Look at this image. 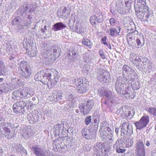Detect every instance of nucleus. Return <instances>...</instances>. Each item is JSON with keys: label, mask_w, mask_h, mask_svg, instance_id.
Masks as SVG:
<instances>
[{"label": "nucleus", "mask_w": 156, "mask_h": 156, "mask_svg": "<svg viewBox=\"0 0 156 156\" xmlns=\"http://www.w3.org/2000/svg\"><path fill=\"white\" fill-rule=\"evenodd\" d=\"M36 8V6L33 4L30 5L29 6L26 5L18 9L20 14L23 16L25 21V25L28 27L32 23L31 19L32 16L31 14Z\"/></svg>", "instance_id": "obj_1"}, {"label": "nucleus", "mask_w": 156, "mask_h": 156, "mask_svg": "<svg viewBox=\"0 0 156 156\" xmlns=\"http://www.w3.org/2000/svg\"><path fill=\"white\" fill-rule=\"evenodd\" d=\"M41 82L44 84H50L52 86H54L58 80L57 72L55 70L47 69L43 76Z\"/></svg>", "instance_id": "obj_2"}, {"label": "nucleus", "mask_w": 156, "mask_h": 156, "mask_svg": "<svg viewBox=\"0 0 156 156\" xmlns=\"http://www.w3.org/2000/svg\"><path fill=\"white\" fill-rule=\"evenodd\" d=\"M94 105V101L92 100H88L84 103L80 104L79 108L81 112L84 115L87 114L92 109Z\"/></svg>", "instance_id": "obj_3"}, {"label": "nucleus", "mask_w": 156, "mask_h": 156, "mask_svg": "<svg viewBox=\"0 0 156 156\" xmlns=\"http://www.w3.org/2000/svg\"><path fill=\"white\" fill-rule=\"evenodd\" d=\"M20 68L22 72L21 75L23 79H27L30 76L31 74V69L30 66L27 62H21L20 64Z\"/></svg>", "instance_id": "obj_4"}, {"label": "nucleus", "mask_w": 156, "mask_h": 156, "mask_svg": "<svg viewBox=\"0 0 156 156\" xmlns=\"http://www.w3.org/2000/svg\"><path fill=\"white\" fill-rule=\"evenodd\" d=\"M97 80L104 85H107L110 81V76L108 72L105 70H102L98 73Z\"/></svg>", "instance_id": "obj_5"}, {"label": "nucleus", "mask_w": 156, "mask_h": 156, "mask_svg": "<svg viewBox=\"0 0 156 156\" xmlns=\"http://www.w3.org/2000/svg\"><path fill=\"white\" fill-rule=\"evenodd\" d=\"M26 105L27 102L24 101L15 103L12 106L13 112L17 114H23L25 111V107Z\"/></svg>", "instance_id": "obj_6"}, {"label": "nucleus", "mask_w": 156, "mask_h": 156, "mask_svg": "<svg viewBox=\"0 0 156 156\" xmlns=\"http://www.w3.org/2000/svg\"><path fill=\"white\" fill-rule=\"evenodd\" d=\"M29 89L28 87H24L22 89L19 90L14 91L13 93L12 98L13 100H15L18 98H22L27 97L29 94Z\"/></svg>", "instance_id": "obj_7"}, {"label": "nucleus", "mask_w": 156, "mask_h": 156, "mask_svg": "<svg viewBox=\"0 0 156 156\" xmlns=\"http://www.w3.org/2000/svg\"><path fill=\"white\" fill-rule=\"evenodd\" d=\"M31 149L36 156H47L46 148L35 145L32 147Z\"/></svg>", "instance_id": "obj_8"}, {"label": "nucleus", "mask_w": 156, "mask_h": 156, "mask_svg": "<svg viewBox=\"0 0 156 156\" xmlns=\"http://www.w3.org/2000/svg\"><path fill=\"white\" fill-rule=\"evenodd\" d=\"M9 127H10V126L8 123L4 122H0V130L5 132L6 136H8L7 138L11 139L14 137V135L13 131H11Z\"/></svg>", "instance_id": "obj_9"}, {"label": "nucleus", "mask_w": 156, "mask_h": 156, "mask_svg": "<svg viewBox=\"0 0 156 156\" xmlns=\"http://www.w3.org/2000/svg\"><path fill=\"white\" fill-rule=\"evenodd\" d=\"M137 37H140V35L138 34V32L137 31H134L128 33L126 36L128 44L134 47L136 46L135 43V40Z\"/></svg>", "instance_id": "obj_10"}, {"label": "nucleus", "mask_w": 156, "mask_h": 156, "mask_svg": "<svg viewBox=\"0 0 156 156\" xmlns=\"http://www.w3.org/2000/svg\"><path fill=\"white\" fill-rule=\"evenodd\" d=\"M149 117L148 116H144L142 117L139 121L135 122L134 124L136 129L140 130L146 126L149 122Z\"/></svg>", "instance_id": "obj_11"}, {"label": "nucleus", "mask_w": 156, "mask_h": 156, "mask_svg": "<svg viewBox=\"0 0 156 156\" xmlns=\"http://www.w3.org/2000/svg\"><path fill=\"white\" fill-rule=\"evenodd\" d=\"M126 85L122 83L121 80L117 79L115 83V90L118 94H124L125 91V90H124V88H126Z\"/></svg>", "instance_id": "obj_12"}, {"label": "nucleus", "mask_w": 156, "mask_h": 156, "mask_svg": "<svg viewBox=\"0 0 156 156\" xmlns=\"http://www.w3.org/2000/svg\"><path fill=\"white\" fill-rule=\"evenodd\" d=\"M103 15L99 12L91 16L90 20L91 24L94 25L96 23H101L103 21Z\"/></svg>", "instance_id": "obj_13"}, {"label": "nucleus", "mask_w": 156, "mask_h": 156, "mask_svg": "<svg viewBox=\"0 0 156 156\" xmlns=\"http://www.w3.org/2000/svg\"><path fill=\"white\" fill-rule=\"evenodd\" d=\"M81 133L83 136L87 140L91 139L94 137V134L92 131L87 128H83Z\"/></svg>", "instance_id": "obj_14"}, {"label": "nucleus", "mask_w": 156, "mask_h": 156, "mask_svg": "<svg viewBox=\"0 0 156 156\" xmlns=\"http://www.w3.org/2000/svg\"><path fill=\"white\" fill-rule=\"evenodd\" d=\"M129 59L133 63L139 64L141 62L140 56L137 54L132 52L130 54Z\"/></svg>", "instance_id": "obj_15"}, {"label": "nucleus", "mask_w": 156, "mask_h": 156, "mask_svg": "<svg viewBox=\"0 0 156 156\" xmlns=\"http://www.w3.org/2000/svg\"><path fill=\"white\" fill-rule=\"evenodd\" d=\"M121 113L122 117L124 118H128L130 119L132 117L133 115V111L132 109H129L128 108H124L123 112Z\"/></svg>", "instance_id": "obj_16"}, {"label": "nucleus", "mask_w": 156, "mask_h": 156, "mask_svg": "<svg viewBox=\"0 0 156 156\" xmlns=\"http://www.w3.org/2000/svg\"><path fill=\"white\" fill-rule=\"evenodd\" d=\"M67 7H66L62 6L57 11V14L59 18L65 17L68 14V12L66 11Z\"/></svg>", "instance_id": "obj_17"}, {"label": "nucleus", "mask_w": 156, "mask_h": 156, "mask_svg": "<svg viewBox=\"0 0 156 156\" xmlns=\"http://www.w3.org/2000/svg\"><path fill=\"white\" fill-rule=\"evenodd\" d=\"M135 3L138 6L137 8L145 9V11L149 10L148 7L146 5V0H135Z\"/></svg>", "instance_id": "obj_18"}, {"label": "nucleus", "mask_w": 156, "mask_h": 156, "mask_svg": "<svg viewBox=\"0 0 156 156\" xmlns=\"http://www.w3.org/2000/svg\"><path fill=\"white\" fill-rule=\"evenodd\" d=\"M135 11L137 17L139 19L142 20L144 17V15L145 14V12H148L149 10L148 11H145V9H144L135 8Z\"/></svg>", "instance_id": "obj_19"}, {"label": "nucleus", "mask_w": 156, "mask_h": 156, "mask_svg": "<svg viewBox=\"0 0 156 156\" xmlns=\"http://www.w3.org/2000/svg\"><path fill=\"white\" fill-rule=\"evenodd\" d=\"M88 84L85 83H82L80 85L76 87L77 91L80 94H83L87 92Z\"/></svg>", "instance_id": "obj_20"}, {"label": "nucleus", "mask_w": 156, "mask_h": 156, "mask_svg": "<svg viewBox=\"0 0 156 156\" xmlns=\"http://www.w3.org/2000/svg\"><path fill=\"white\" fill-rule=\"evenodd\" d=\"M130 89L129 87H127L125 89V91L123 94L124 95L127 99H131L133 98L135 96V94L134 93L129 90Z\"/></svg>", "instance_id": "obj_21"}, {"label": "nucleus", "mask_w": 156, "mask_h": 156, "mask_svg": "<svg viewBox=\"0 0 156 156\" xmlns=\"http://www.w3.org/2000/svg\"><path fill=\"white\" fill-rule=\"evenodd\" d=\"M104 144L101 142H98L94 145V150L96 154H99L101 151L102 152V149L104 147Z\"/></svg>", "instance_id": "obj_22"}, {"label": "nucleus", "mask_w": 156, "mask_h": 156, "mask_svg": "<svg viewBox=\"0 0 156 156\" xmlns=\"http://www.w3.org/2000/svg\"><path fill=\"white\" fill-rule=\"evenodd\" d=\"M66 26L62 22H58L54 24L52 27V29L55 31L62 30L66 28Z\"/></svg>", "instance_id": "obj_23"}, {"label": "nucleus", "mask_w": 156, "mask_h": 156, "mask_svg": "<svg viewBox=\"0 0 156 156\" xmlns=\"http://www.w3.org/2000/svg\"><path fill=\"white\" fill-rule=\"evenodd\" d=\"M51 47V51L52 54L55 57H58L60 55V48L57 45H53Z\"/></svg>", "instance_id": "obj_24"}, {"label": "nucleus", "mask_w": 156, "mask_h": 156, "mask_svg": "<svg viewBox=\"0 0 156 156\" xmlns=\"http://www.w3.org/2000/svg\"><path fill=\"white\" fill-rule=\"evenodd\" d=\"M128 77L129 79L128 82L130 83L131 81L135 80V79L137 78V75L134 71L132 69L129 73H128Z\"/></svg>", "instance_id": "obj_25"}, {"label": "nucleus", "mask_w": 156, "mask_h": 156, "mask_svg": "<svg viewBox=\"0 0 156 156\" xmlns=\"http://www.w3.org/2000/svg\"><path fill=\"white\" fill-rule=\"evenodd\" d=\"M124 139V138L123 139H122V137H121L120 139H118L113 145L114 149L116 150L117 149H119V147H120L122 145H123Z\"/></svg>", "instance_id": "obj_26"}, {"label": "nucleus", "mask_w": 156, "mask_h": 156, "mask_svg": "<svg viewBox=\"0 0 156 156\" xmlns=\"http://www.w3.org/2000/svg\"><path fill=\"white\" fill-rule=\"evenodd\" d=\"M6 69L4 62L0 58V75H3L6 73Z\"/></svg>", "instance_id": "obj_27"}, {"label": "nucleus", "mask_w": 156, "mask_h": 156, "mask_svg": "<svg viewBox=\"0 0 156 156\" xmlns=\"http://www.w3.org/2000/svg\"><path fill=\"white\" fill-rule=\"evenodd\" d=\"M107 99L112 103H116L117 98L109 92L106 96Z\"/></svg>", "instance_id": "obj_28"}, {"label": "nucleus", "mask_w": 156, "mask_h": 156, "mask_svg": "<svg viewBox=\"0 0 156 156\" xmlns=\"http://www.w3.org/2000/svg\"><path fill=\"white\" fill-rule=\"evenodd\" d=\"M145 149L143 143L140 140H138L136 145V150Z\"/></svg>", "instance_id": "obj_29"}, {"label": "nucleus", "mask_w": 156, "mask_h": 156, "mask_svg": "<svg viewBox=\"0 0 156 156\" xmlns=\"http://www.w3.org/2000/svg\"><path fill=\"white\" fill-rule=\"evenodd\" d=\"M132 69L131 68L126 65H125L123 66L122 70L123 76L124 77L125 76V74H128V73H129V72Z\"/></svg>", "instance_id": "obj_30"}, {"label": "nucleus", "mask_w": 156, "mask_h": 156, "mask_svg": "<svg viewBox=\"0 0 156 156\" xmlns=\"http://www.w3.org/2000/svg\"><path fill=\"white\" fill-rule=\"evenodd\" d=\"M129 126V122H124L123 123L121 126V131L122 133H123V134H125V133L126 130L125 129H128V127Z\"/></svg>", "instance_id": "obj_31"}, {"label": "nucleus", "mask_w": 156, "mask_h": 156, "mask_svg": "<svg viewBox=\"0 0 156 156\" xmlns=\"http://www.w3.org/2000/svg\"><path fill=\"white\" fill-rule=\"evenodd\" d=\"M129 83L131 84L132 88L134 90H137L139 89L140 87L138 82H136V81H135V80L131 81Z\"/></svg>", "instance_id": "obj_32"}, {"label": "nucleus", "mask_w": 156, "mask_h": 156, "mask_svg": "<svg viewBox=\"0 0 156 156\" xmlns=\"http://www.w3.org/2000/svg\"><path fill=\"white\" fill-rule=\"evenodd\" d=\"M82 43L84 45L87 46L89 48H91L93 45L92 43L87 38H83L82 40Z\"/></svg>", "instance_id": "obj_33"}, {"label": "nucleus", "mask_w": 156, "mask_h": 156, "mask_svg": "<svg viewBox=\"0 0 156 156\" xmlns=\"http://www.w3.org/2000/svg\"><path fill=\"white\" fill-rule=\"evenodd\" d=\"M33 113H30L27 114V118L30 122L31 124H34L35 122L34 116L33 115Z\"/></svg>", "instance_id": "obj_34"}, {"label": "nucleus", "mask_w": 156, "mask_h": 156, "mask_svg": "<svg viewBox=\"0 0 156 156\" xmlns=\"http://www.w3.org/2000/svg\"><path fill=\"white\" fill-rule=\"evenodd\" d=\"M73 83L76 86V87L84 83L82 79L80 78H76L73 80Z\"/></svg>", "instance_id": "obj_35"}, {"label": "nucleus", "mask_w": 156, "mask_h": 156, "mask_svg": "<svg viewBox=\"0 0 156 156\" xmlns=\"http://www.w3.org/2000/svg\"><path fill=\"white\" fill-rule=\"evenodd\" d=\"M140 37H137L135 39L136 42L137 44V46L138 48L141 47L144 44V42L141 41V40L143 38Z\"/></svg>", "instance_id": "obj_36"}, {"label": "nucleus", "mask_w": 156, "mask_h": 156, "mask_svg": "<svg viewBox=\"0 0 156 156\" xmlns=\"http://www.w3.org/2000/svg\"><path fill=\"white\" fill-rule=\"evenodd\" d=\"M136 153L137 156H145L146 154L145 149L136 150Z\"/></svg>", "instance_id": "obj_37"}, {"label": "nucleus", "mask_w": 156, "mask_h": 156, "mask_svg": "<svg viewBox=\"0 0 156 156\" xmlns=\"http://www.w3.org/2000/svg\"><path fill=\"white\" fill-rule=\"evenodd\" d=\"M109 125L106 121L103 122L101 124V129L102 130L106 132V129L108 127Z\"/></svg>", "instance_id": "obj_38"}, {"label": "nucleus", "mask_w": 156, "mask_h": 156, "mask_svg": "<svg viewBox=\"0 0 156 156\" xmlns=\"http://www.w3.org/2000/svg\"><path fill=\"white\" fill-rule=\"evenodd\" d=\"M118 29L119 31L118 32L116 30L115 28H112L110 29V35L111 36H113L115 35L117 33L119 34V33L120 31V30L121 29V28L118 27Z\"/></svg>", "instance_id": "obj_39"}, {"label": "nucleus", "mask_w": 156, "mask_h": 156, "mask_svg": "<svg viewBox=\"0 0 156 156\" xmlns=\"http://www.w3.org/2000/svg\"><path fill=\"white\" fill-rule=\"evenodd\" d=\"M22 133L23 136L25 139H27L30 137L29 131L27 129H23Z\"/></svg>", "instance_id": "obj_40"}, {"label": "nucleus", "mask_w": 156, "mask_h": 156, "mask_svg": "<svg viewBox=\"0 0 156 156\" xmlns=\"http://www.w3.org/2000/svg\"><path fill=\"white\" fill-rule=\"evenodd\" d=\"M98 91L99 95L102 97L104 96L106 97L109 93L104 90L102 89H99Z\"/></svg>", "instance_id": "obj_41"}, {"label": "nucleus", "mask_w": 156, "mask_h": 156, "mask_svg": "<svg viewBox=\"0 0 156 156\" xmlns=\"http://www.w3.org/2000/svg\"><path fill=\"white\" fill-rule=\"evenodd\" d=\"M147 111L150 114L156 116V108H149Z\"/></svg>", "instance_id": "obj_42"}, {"label": "nucleus", "mask_w": 156, "mask_h": 156, "mask_svg": "<svg viewBox=\"0 0 156 156\" xmlns=\"http://www.w3.org/2000/svg\"><path fill=\"white\" fill-rule=\"evenodd\" d=\"M125 130V134H123L124 135L126 134L128 135H130L133 133V129L131 126H129L128 127V129H126Z\"/></svg>", "instance_id": "obj_43"}, {"label": "nucleus", "mask_w": 156, "mask_h": 156, "mask_svg": "<svg viewBox=\"0 0 156 156\" xmlns=\"http://www.w3.org/2000/svg\"><path fill=\"white\" fill-rule=\"evenodd\" d=\"M21 20L19 17H16L13 19L12 21V24L13 25L18 24L20 23Z\"/></svg>", "instance_id": "obj_44"}, {"label": "nucleus", "mask_w": 156, "mask_h": 156, "mask_svg": "<svg viewBox=\"0 0 156 156\" xmlns=\"http://www.w3.org/2000/svg\"><path fill=\"white\" fill-rule=\"evenodd\" d=\"M83 58L86 60V62H89L91 61V56L88 53H85L84 54Z\"/></svg>", "instance_id": "obj_45"}, {"label": "nucleus", "mask_w": 156, "mask_h": 156, "mask_svg": "<svg viewBox=\"0 0 156 156\" xmlns=\"http://www.w3.org/2000/svg\"><path fill=\"white\" fill-rule=\"evenodd\" d=\"M126 144L128 147H131L133 143V139H128L126 140Z\"/></svg>", "instance_id": "obj_46"}, {"label": "nucleus", "mask_w": 156, "mask_h": 156, "mask_svg": "<svg viewBox=\"0 0 156 156\" xmlns=\"http://www.w3.org/2000/svg\"><path fill=\"white\" fill-rule=\"evenodd\" d=\"M62 125L60 124H58L54 126L55 130L56 133H59L60 132V129L61 128Z\"/></svg>", "instance_id": "obj_47"}, {"label": "nucleus", "mask_w": 156, "mask_h": 156, "mask_svg": "<svg viewBox=\"0 0 156 156\" xmlns=\"http://www.w3.org/2000/svg\"><path fill=\"white\" fill-rule=\"evenodd\" d=\"M124 145H122L119 147V149H116V151L118 153H123L126 151V149H124Z\"/></svg>", "instance_id": "obj_48"}, {"label": "nucleus", "mask_w": 156, "mask_h": 156, "mask_svg": "<svg viewBox=\"0 0 156 156\" xmlns=\"http://www.w3.org/2000/svg\"><path fill=\"white\" fill-rule=\"evenodd\" d=\"M92 126L93 127H91V130L92 131L93 133V132H96L98 130V124H94V125Z\"/></svg>", "instance_id": "obj_49"}, {"label": "nucleus", "mask_w": 156, "mask_h": 156, "mask_svg": "<svg viewBox=\"0 0 156 156\" xmlns=\"http://www.w3.org/2000/svg\"><path fill=\"white\" fill-rule=\"evenodd\" d=\"M106 132H108V135H110L111 138L110 139V140H112V138L113 136V132L112 130H111V129L109 127V126L106 129Z\"/></svg>", "instance_id": "obj_50"}, {"label": "nucleus", "mask_w": 156, "mask_h": 156, "mask_svg": "<svg viewBox=\"0 0 156 156\" xmlns=\"http://www.w3.org/2000/svg\"><path fill=\"white\" fill-rule=\"evenodd\" d=\"M91 116H89L85 118V124L86 125H88L91 122Z\"/></svg>", "instance_id": "obj_51"}, {"label": "nucleus", "mask_w": 156, "mask_h": 156, "mask_svg": "<svg viewBox=\"0 0 156 156\" xmlns=\"http://www.w3.org/2000/svg\"><path fill=\"white\" fill-rule=\"evenodd\" d=\"M80 24L79 23H77L73 25V30L74 31H76L77 32V30H78V28L80 27Z\"/></svg>", "instance_id": "obj_52"}, {"label": "nucleus", "mask_w": 156, "mask_h": 156, "mask_svg": "<svg viewBox=\"0 0 156 156\" xmlns=\"http://www.w3.org/2000/svg\"><path fill=\"white\" fill-rule=\"evenodd\" d=\"M83 31L84 29L83 28V27L80 24V27L78 28V30H77V33L82 34L83 33Z\"/></svg>", "instance_id": "obj_53"}, {"label": "nucleus", "mask_w": 156, "mask_h": 156, "mask_svg": "<svg viewBox=\"0 0 156 156\" xmlns=\"http://www.w3.org/2000/svg\"><path fill=\"white\" fill-rule=\"evenodd\" d=\"M62 93L60 92H58L57 93V95L56 96V98L58 100H60L62 99Z\"/></svg>", "instance_id": "obj_54"}, {"label": "nucleus", "mask_w": 156, "mask_h": 156, "mask_svg": "<svg viewBox=\"0 0 156 156\" xmlns=\"http://www.w3.org/2000/svg\"><path fill=\"white\" fill-rule=\"evenodd\" d=\"M124 109H123L122 108H120L119 109H118L116 111V113L118 115H120L122 117V115L121 113H122L123 112Z\"/></svg>", "instance_id": "obj_55"}, {"label": "nucleus", "mask_w": 156, "mask_h": 156, "mask_svg": "<svg viewBox=\"0 0 156 156\" xmlns=\"http://www.w3.org/2000/svg\"><path fill=\"white\" fill-rule=\"evenodd\" d=\"M132 0H126L125 4L127 6L130 7L131 6V4L132 3Z\"/></svg>", "instance_id": "obj_56"}, {"label": "nucleus", "mask_w": 156, "mask_h": 156, "mask_svg": "<svg viewBox=\"0 0 156 156\" xmlns=\"http://www.w3.org/2000/svg\"><path fill=\"white\" fill-rule=\"evenodd\" d=\"M150 15L147 13L146 15H144V17L142 19V20L144 21H147Z\"/></svg>", "instance_id": "obj_57"}, {"label": "nucleus", "mask_w": 156, "mask_h": 156, "mask_svg": "<svg viewBox=\"0 0 156 156\" xmlns=\"http://www.w3.org/2000/svg\"><path fill=\"white\" fill-rule=\"evenodd\" d=\"M117 11L118 12L121 14H122L124 13L123 9L121 8L120 6H118L117 8Z\"/></svg>", "instance_id": "obj_58"}, {"label": "nucleus", "mask_w": 156, "mask_h": 156, "mask_svg": "<svg viewBox=\"0 0 156 156\" xmlns=\"http://www.w3.org/2000/svg\"><path fill=\"white\" fill-rule=\"evenodd\" d=\"M151 140L144 141V143L147 147H148L151 145Z\"/></svg>", "instance_id": "obj_59"}, {"label": "nucleus", "mask_w": 156, "mask_h": 156, "mask_svg": "<svg viewBox=\"0 0 156 156\" xmlns=\"http://www.w3.org/2000/svg\"><path fill=\"white\" fill-rule=\"evenodd\" d=\"M101 136L103 137V138H104L107 135H108V134L107 133H106V132L103 131L101 133Z\"/></svg>", "instance_id": "obj_60"}, {"label": "nucleus", "mask_w": 156, "mask_h": 156, "mask_svg": "<svg viewBox=\"0 0 156 156\" xmlns=\"http://www.w3.org/2000/svg\"><path fill=\"white\" fill-rule=\"evenodd\" d=\"M110 22L112 25H114L115 22V20L114 18H111L110 20Z\"/></svg>", "instance_id": "obj_61"}, {"label": "nucleus", "mask_w": 156, "mask_h": 156, "mask_svg": "<svg viewBox=\"0 0 156 156\" xmlns=\"http://www.w3.org/2000/svg\"><path fill=\"white\" fill-rule=\"evenodd\" d=\"M107 38L106 37H104L103 38L101 39L102 42L101 43L104 44V45H105L106 44H107V43L106 42V40Z\"/></svg>", "instance_id": "obj_62"}, {"label": "nucleus", "mask_w": 156, "mask_h": 156, "mask_svg": "<svg viewBox=\"0 0 156 156\" xmlns=\"http://www.w3.org/2000/svg\"><path fill=\"white\" fill-rule=\"evenodd\" d=\"M109 150L108 149H106L104 150V154L105 155H106L107 154H108V153L109 152Z\"/></svg>", "instance_id": "obj_63"}, {"label": "nucleus", "mask_w": 156, "mask_h": 156, "mask_svg": "<svg viewBox=\"0 0 156 156\" xmlns=\"http://www.w3.org/2000/svg\"><path fill=\"white\" fill-rule=\"evenodd\" d=\"M150 60L148 59H145V61H143V63H144V65L146 64V63L147 62V63L149 62Z\"/></svg>", "instance_id": "obj_64"}]
</instances>
